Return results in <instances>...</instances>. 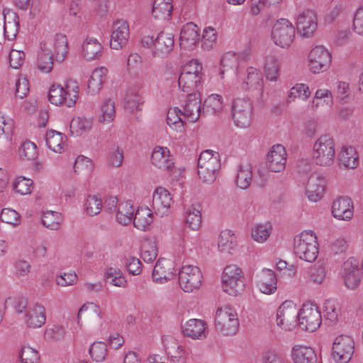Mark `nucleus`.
I'll list each match as a JSON object with an SVG mask.
<instances>
[{
	"instance_id": "f257e3e1",
	"label": "nucleus",
	"mask_w": 363,
	"mask_h": 363,
	"mask_svg": "<svg viewBox=\"0 0 363 363\" xmlns=\"http://www.w3.org/2000/svg\"><path fill=\"white\" fill-rule=\"evenodd\" d=\"M313 160L319 166L329 167L333 164L335 155L334 139L329 134L320 135L313 144Z\"/></svg>"
},
{
	"instance_id": "f03ea898",
	"label": "nucleus",
	"mask_w": 363,
	"mask_h": 363,
	"mask_svg": "<svg viewBox=\"0 0 363 363\" xmlns=\"http://www.w3.org/2000/svg\"><path fill=\"white\" fill-rule=\"evenodd\" d=\"M222 288L230 296H236L245 289V276L242 269L236 264L227 265L221 277Z\"/></svg>"
},
{
	"instance_id": "7ed1b4c3",
	"label": "nucleus",
	"mask_w": 363,
	"mask_h": 363,
	"mask_svg": "<svg viewBox=\"0 0 363 363\" xmlns=\"http://www.w3.org/2000/svg\"><path fill=\"white\" fill-rule=\"evenodd\" d=\"M220 167L218 152L211 150L203 151L198 160V174L203 183L211 184L216 178Z\"/></svg>"
},
{
	"instance_id": "20e7f679",
	"label": "nucleus",
	"mask_w": 363,
	"mask_h": 363,
	"mask_svg": "<svg viewBox=\"0 0 363 363\" xmlns=\"http://www.w3.org/2000/svg\"><path fill=\"white\" fill-rule=\"evenodd\" d=\"M215 328L224 335H235L239 328L236 311L229 306L218 308L215 317Z\"/></svg>"
},
{
	"instance_id": "39448f33",
	"label": "nucleus",
	"mask_w": 363,
	"mask_h": 363,
	"mask_svg": "<svg viewBox=\"0 0 363 363\" xmlns=\"http://www.w3.org/2000/svg\"><path fill=\"white\" fill-rule=\"evenodd\" d=\"M79 87L74 82H68L64 89L60 85L53 84L49 89L50 102L55 106L65 104L68 107L73 106L78 99Z\"/></svg>"
},
{
	"instance_id": "423d86ee",
	"label": "nucleus",
	"mask_w": 363,
	"mask_h": 363,
	"mask_svg": "<svg viewBox=\"0 0 363 363\" xmlns=\"http://www.w3.org/2000/svg\"><path fill=\"white\" fill-rule=\"evenodd\" d=\"M203 275L196 266L184 265L179 272V283L185 292H193L199 289L202 284Z\"/></svg>"
},
{
	"instance_id": "0eeeda50",
	"label": "nucleus",
	"mask_w": 363,
	"mask_h": 363,
	"mask_svg": "<svg viewBox=\"0 0 363 363\" xmlns=\"http://www.w3.org/2000/svg\"><path fill=\"white\" fill-rule=\"evenodd\" d=\"M298 324L306 331L314 332L321 324V315L318 306L312 303H304L298 312Z\"/></svg>"
},
{
	"instance_id": "6e6552de",
	"label": "nucleus",
	"mask_w": 363,
	"mask_h": 363,
	"mask_svg": "<svg viewBox=\"0 0 363 363\" xmlns=\"http://www.w3.org/2000/svg\"><path fill=\"white\" fill-rule=\"evenodd\" d=\"M354 352V342L348 335L337 336L333 345L332 357L337 363H348Z\"/></svg>"
},
{
	"instance_id": "1a4fd4ad",
	"label": "nucleus",
	"mask_w": 363,
	"mask_h": 363,
	"mask_svg": "<svg viewBox=\"0 0 363 363\" xmlns=\"http://www.w3.org/2000/svg\"><path fill=\"white\" fill-rule=\"evenodd\" d=\"M298 312L296 305L293 301H284L277 310V325L284 330H293L298 321Z\"/></svg>"
},
{
	"instance_id": "9d476101",
	"label": "nucleus",
	"mask_w": 363,
	"mask_h": 363,
	"mask_svg": "<svg viewBox=\"0 0 363 363\" xmlns=\"http://www.w3.org/2000/svg\"><path fill=\"white\" fill-rule=\"evenodd\" d=\"M68 53V41L67 37L62 34H56L51 40L48 49L50 62L47 63V73L53 69L55 62H62Z\"/></svg>"
},
{
	"instance_id": "9b49d317",
	"label": "nucleus",
	"mask_w": 363,
	"mask_h": 363,
	"mask_svg": "<svg viewBox=\"0 0 363 363\" xmlns=\"http://www.w3.org/2000/svg\"><path fill=\"white\" fill-rule=\"evenodd\" d=\"M272 35L275 44L281 48L289 47L294 40L295 28L288 20L281 19L274 24Z\"/></svg>"
},
{
	"instance_id": "f8f14e48",
	"label": "nucleus",
	"mask_w": 363,
	"mask_h": 363,
	"mask_svg": "<svg viewBox=\"0 0 363 363\" xmlns=\"http://www.w3.org/2000/svg\"><path fill=\"white\" fill-rule=\"evenodd\" d=\"M252 106L249 100L236 99L232 106V117L235 125L240 128L249 127L251 123Z\"/></svg>"
},
{
	"instance_id": "ddd939ff",
	"label": "nucleus",
	"mask_w": 363,
	"mask_h": 363,
	"mask_svg": "<svg viewBox=\"0 0 363 363\" xmlns=\"http://www.w3.org/2000/svg\"><path fill=\"white\" fill-rule=\"evenodd\" d=\"M298 33L304 38L313 35L318 28V18L313 10L307 9L301 13L296 22Z\"/></svg>"
},
{
	"instance_id": "4468645a",
	"label": "nucleus",
	"mask_w": 363,
	"mask_h": 363,
	"mask_svg": "<svg viewBox=\"0 0 363 363\" xmlns=\"http://www.w3.org/2000/svg\"><path fill=\"white\" fill-rule=\"evenodd\" d=\"M309 66L313 73L326 70L330 64V52L323 46H316L309 53Z\"/></svg>"
},
{
	"instance_id": "2eb2a0df",
	"label": "nucleus",
	"mask_w": 363,
	"mask_h": 363,
	"mask_svg": "<svg viewBox=\"0 0 363 363\" xmlns=\"http://www.w3.org/2000/svg\"><path fill=\"white\" fill-rule=\"evenodd\" d=\"M358 259L350 257L343 264L342 277L345 286L350 289H356L360 283L361 270Z\"/></svg>"
},
{
	"instance_id": "dca6fc26",
	"label": "nucleus",
	"mask_w": 363,
	"mask_h": 363,
	"mask_svg": "<svg viewBox=\"0 0 363 363\" xmlns=\"http://www.w3.org/2000/svg\"><path fill=\"white\" fill-rule=\"evenodd\" d=\"M175 274V262L172 259L160 258L153 269L152 279L157 283L172 279Z\"/></svg>"
},
{
	"instance_id": "f3484780",
	"label": "nucleus",
	"mask_w": 363,
	"mask_h": 363,
	"mask_svg": "<svg viewBox=\"0 0 363 363\" xmlns=\"http://www.w3.org/2000/svg\"><path fill=\"white\" fill-rule=\"evenodd\" d=\"M130 35L129 26L123 20H117L113 25L110 46L112 49L120 50L128 43Z\"/></svg>"
},
{
	"instance_id": "a211bd4d",
	"label": "nucleus",
	"mask_w": 363,
	"mask_h": 363,
	"mask_svg": "<svg viewBox=\"0 0 363 363\" xmlns=\"http://www.w3.org/2000/svg\"><path fill=\"white\" fill-rule=\"evenodd\" d=\"M325 179L323 174L314 172L311 174L306 184V195L311 201L320 200L324 194Z\"/></svg>"
},
{
	"instance_id": "6ab92c4d",
	"label": "nucleus",
	"mask_w": 363,
	"mask_h": 363,
	"mask_svg": "<svg viewBox=\"0 0 363 363\" xmlns=\"http://www.w3.org/2000/svg\"><path fill=\"white\" fill-rule=\"evenodd\" d=\"M201 99L199 92H194L188 94L182 116L189 122L197 121L202 114Z\"/></svg>"
},
{
	"instance_id": "aec40b11",
	"label": "nucleus",
	"mask_w": 363,
	"mask_h": 363,
	"mask_svg": "<svg viewBox=\"0 0 363 363\" xmlns=\"http://www.w3.org/2000/svg\"><path fill=\"white\" fill-rule=\"evenodd\" d=\"M199 28L196 24L191 22L183 26L179 38V45L182 48L191 50L199 43Z\"/></svg>"
},
{
	"instance_id": "412c9836",
	"label": "nucleus",
	"mask_w": 363,
	"mask_h": 363,
	"mask_svg": "<svg viewBox=\"0 0 363 363\" xmlns=\"http://www.w3.org/2000/svg\"><path fill=\"white\" fill-rule=\"evenodd\" d=\"M182 332L184 336L193 340H203L208 334L207 323L201 319H190L182 327Z\"/></svg>"
},
{
	"instance_id": "4be33fe9",
	"label": "nucleus",
	"mask_w": 363,
	"mask_h": 363,
	"mask_svg": "<svg viewBox=\"0 0 363 363\" xmlns=\"http://www.w3.org/2000/svg\"><path fill=\"white\" fill-rule=\"evenodd\" d=\"M286 152L281 145H274L269 152L267 162L269 169L274 172H280L285 168Z\"/></svg>"
},
{
	"instance_id": "5701e85b",
	"label": "nucleus",
	"mask_w": 363,
	"mask_h": 363,
	"mask_svg": "<svg viewBox=\"0 0 363 363\" xmlns=\"http://www.w3.org/2000/svg\"><path fill=\"white\" fill-rule=\"evenodd\" d=\"M166 353L172 363H186L188 352L178 341L172 337H167L163 340Z\"/></svg>"
},
{
	"instance_id": "b1692460",
	"label": "nucleus",
	"mask_w": 363,
	"mask_h": 363,
	"mask_svg": "<svg viewBox=\"0 0 363 363\" xmlns=\"http://www.w3.org/2000/svg\"><path fill=\"white\" fill-rule=\"evenodd\" d=\"M172 203V198L169 192L163 187L155 189L152 196V208L156 214L161 216L166 214Z\"/></svg>"
},
{
	"instance_id": "393cba45",
	"label": "nucleus",
	"mask_w": 363,
	"mask_h": 363,
	"mask_svg": "<svg viewBox=\"0 0 363 363\" xmlns=\"http://www.w3.org/2000/svg\"><path fill=\"white\" fill-rule=\"evenodd\" d=\"M333 216L339 220H347L353 216V205L348 197L337 199L332 206Z\"/></svg>"
},
{
	"instance_id": "a878e982",
	"label": "nucleus",
	"mask_w": 363,
	"mask_h": 363,
	"mask_svg": "<svg viewBox=\"0 0 363 363\" xmlns=\"http://www.w3.org/2000/svg\"><path fill=\"white\" fill-rule=\"evenodd\" d=\"M152 163L156 167L172 172L174 169V162L170 159L169 151L167 147H157L151 156Z\"/></svg>"
},
{
	"instance_id": "bb28decb",
	"label": "nucleus",
	"mask_w": 363,
	"mask_h": 363,
	"mask_svg": "<svg viewBox=\"0 0 363 363\" xmlns=\"http://www.w3.org/2000/svg\"><path fill=\"white\" fill-rule=\"evenodd\" d=\"M294 248L297 250H318L316 235L312 230H304L294 237Z\"/></svg>"
},
{
	"instance_id": "cd10ccee",
	"label": "nucleus",
	"mask_w": 363,
	"mask_h": 363,
	"mask_svg": "<svg viewBox=\"0 0 363 363\" xmlns=\"http://www.w3.org/2000/svg\"><path fill=\"white\" fill-rule=\"evenodd\" d=\"M174 46V37L170 33L161 32L155 39V55L163 57L171 52Z\"/></svg>"
},
{
	"instance_id": "c85d7f7f",
	"label": "nucleus",
	"mask_w": 363,
	"mask_h": 363,
	"mask_svg": "<svg viewBox=\"0 0 363 363\" xmlns=\"http://www.w3.org/2000/svg\"><path fill=\"white\" fill-rule=\"evenodd\" d=\"M277 280L274 271L268 269H263L259 275L258 287L260 291L265 294H271L277 290Z\"/></svg>"
},
{
	"instance_id": "c756f323",
	"label": "nucleus",
	"mask_w": 363,
	"mask_h": 363,
	"mask_svg": "<svg viewBox=\"0 0 363 363\" xmlns=\"http://www.w3.org/2000/svg\"><path fill=\"white\" fill-rule=\"evenodd\" d=\"M294 363H315L317 357L315 351L311 347L296 345L291 352Z\"/></svg>"
},
{
	"instance_id": "7c9ffc66",
	"label": "nucleus",
	"mask_w": 363,
	"mask_h": 363,
	"mask_svg": "<svg viewBox=\"0 0 363 363\" xmlns=\"http://www.w3.org/2000/svg\"><path fill=\"white\" fill-rule=\"evenodd\" d=\"M30 328H40L45 323V308L43 305L36 303L26 313V319Z\"/></svg>"
},
{
	"instance_id": "2f4dec72",
	"label": "nucleus",
	"mask_w": 363,
	"mask_h": 363,
	"mask_svg": "<svg viewBox=\"0 0 363 363\" xmlns=\"http://www.w3.org/2000/svg\"><path fill=\"white\" fill-rule=\"evenodd\" d=\"M252 179V165L248 162L240 164L238 167L235 183L238 187L245 189L249 187Z\"/></svg>"
},
{
	"instance_id": "473e14b6",
	"label": "nucleus",
	"mask_w": 363,
	"mask_h": 363,
	"mask_svg": "<svg viewBox=\"0 0 363 363\" xmlns=\"http://www.w3.org/2000/svg\"><path fill=\"white\" fill-rule=\"evenodd\" d=\"M103 47L96 40L87 38L82 46V54L87 60L98 59L102 53Z\"/></svg>"
},
{
	"instance_id": "72a5a7b5",
	"label": "nucleus",
	"mask_w": 363,
	"mask_h": 363,
	"mask_svg": "<svg viewBox=\"0 0 363 363\" xmlns=\"http://www.w3.org/2000/svg\"><path fill=\"white\" fill-rule=\"evenodd\" d=\"M107 72L104 67L97 68L93 71L87 84L89 91L91 94H95L101 90Z\"/></svg>"
},
{
	"instance_id": "f704fd0d",
	"label": "nucleus",
	"mask_w": 363,
	"mask_h": 363,
	"mask_svg": "<svg viewBox=\"0 0 363 363\" xmlns=\"http://www.w3.org/2000/svg\"><path fill=\"white\" fill-rule=\"evenodd\" d=\"M116 116L115 103L110 99H105L100 106V113L98 121L100 123H111Z\"/></svg>"
},
{
	"instance_id": "c9c22d12",
	"label": "nucleus",
	"mask_w": 363,
	"mask_h": 363,
	"mask_svg": "<svg viewBox=\"0 0 363 363\" xmlns=\"http://www.w3.org/2000/svg\"><path fill=\"white\" fill-rule=\"evenodd\" d=\"M172 0H155L152 13L155 18L166 19L172 15Z\"/></svg>"
},
{
	"instance_id": "e433bc0d",
	"label": "nucleus",
	"mask_w": 363,
	"mask_h": 363,
	"mask_svg": "<svg viewBox=\"0 0 363 363\" xmlns=\"http://www.w3.org/2000/svg\"><path fill=\"white\" fill-rule=\"evenodd\" d=\"M105 280L113 286L125 288L128 281L120 269L107 267L104 272Z\"/></svg>"
},
{
	"instance_id": "4c0bfd02",
	"label": "nucleus",
	"mask_w": 363,
	"mask_h": 363,
	"mask_svg": "<svg viewBox=\"0 0 363 363\" xmlns=\"http://www.w3.org/2000/svg\"><path fill=\"white\" fill-rule=\"evenodd\" d=\"M247 72V75L245 84L248 89L257 91L259 94H261L264 86L262 73L253 67H249Z\"/></svg>"
},
{
	"instance_id": "58836bf2",
	"label": "nucleus",
	"mask_w": 363,
	"mask_h": 363,
	"mask_svg": "<svg viewBox=\"0 0 363 363\" xmlns=\"http://www.w3.org/2000/svg\"><path fill=\"white\" fill-rule=\"evenodd\" d=\"M152 222V213L148 208H138L133 218V224L140 230H145Z\"/></svg>"
},
{
	"instance_id": "ea45409f",
	"label": "nucleus",
	"mask_w": 363,
	"mask_h": 363,
	"mask_svg": "<svg viewBox=\"0 0 363 363\" xmlns=\"http://www.w3.org/2000/svg\"><path fill=\"white\" fill-rule=\"evenodd\" d=\"M340 164L346 168L354 169L358 164V156L352 147H343L339 155Z\"/></svg>"
},
{
	"instance_id": "a19ab883",
	"label": "nucleus",
	"mask_w": 363,
	"mask_h": 363,
	"mask_svg": "<svg viewBox=\"0 0 363 363\" xmlns=\"http://www.w3.org/2000/svg\"><path fill=\"white\" fill-rule=\"evenodd\" d=\"M13 127V119L0 116V145L10 144Z\"/></svg>"
},
{
	"instance_id": "79ce46f5",
	"label": "nucleus",
	"mask_w": 363,
	"mask_h": 363,
	"mask_svg": "<svg viewBox=\"0 0 363 363\" xmlns=\"http://www.w3.org/2000/svg\"><path fill=\"white\" fill-rule=\"evenodd\" d=\"M133 207L130 203L127 201L121 203L117 209V220L122 225H128L133 221Z\"/></svg>"
},
{
	"instance_id": "37998d69",
	"label": "nucleus",
	"mask_w": 363,
	"mask_h": 363,
	"mask_svg": "<svg viewBox=\"0 0 363 363\" xmlns=\"http://www.w3.org/2000/svg\"><path fill=\"white\" fill-rule=\"evenodd\" d=\"M201 76L192 75L191 74H186V72H181L178 84L179 87L183 91H191L195 89L198 83L200 82Z\"/></svg>"
},
{
	"instance_id": "c03bdc74",
	"label": "nucleus",
	"mask_w": 363,
	"mask_h": 363,
	"mask_svg": "<svg viewBox=\"0 0 363 363\" xmlns=\"http://www.w3.org/2000/svg\"><path fill=\"white\" fill-rule=\"evenodd\" d=\"M218 247L223 250H233L238 247V238L230 230H222L220 233Z\"/></svg>"
},
{
	"instance_id": "a18cd8bd",
	"label": "nucleus",
	"mask_w": 363,
	"mask_h": 363,
	"mask_svg": "<svg viewBox=\"0 0 363 363\" xmlns=\"http://www.w3.org/2000/svg\"><path fill=\"white\" fill-rule=\"evenodd\" d=\"M64 136L57 131L47 130V146L54 152L60 153L63 150Z\"/></svg>"
},
{
	"instance_id": "49530a36",
	"label": "nucleus",
	"mask_w": 363,
	"mask_h": 363,
	"mask_svg": "<svg viewBox=\"0 0 363 363\" xmlns=\"http://www.w3.org/2000/svg\"><path fill=\"white\" fill-rule=\"evenodd\" d=\"M84 314V317L87 319H101L102 318V313L101 308L93 303L84 304L79 310L77 318L79 320L82 315Z\"/></svg>"
},
{
	"instance_id": "de8ad7c7",
	"label": "nucleus",
	"mask_w": 363,
	"mask_h": 363,
	"mask_svg": "<svg viewBox=\"0 0 363 363\" xmlns=\"http://www.w3.org/2000/svg\"><path fill=\"white\" fill-rule=\"evenodd\" d=\"M272 230L270 223L258 224L252 229V238L258 242H264L269 237Z\"/></svg>"
},
{
	"instance_id": "09e8293b",
	"label": "nucleus",
	"mask_w": 363,
	"mask_h": 363,
	"mask_svg": "<svg viewBox=\"0 0 363 363\" xmlns=\"http://www.w3.org/2000/svg\"><path fill=\"white\" fill-rule=\"evenodd\" d=\"M33 184V180L24 177H18L12 184V189L16 193L27 195L31 193Z\"/></svg>"
},
{
	"instance_id": "8fccbe9b",
	"label": "nucleus",
	"mask_w": 363,
	"mask_h": 363,
	"mask_svg": "<svg viewBox=\"0 0 363 363\" xmlns=\"http://www.w3.org/2000/svg\"><path fill=\"white\" fill-rule=\"evenodd\" d=\"M264 71L267 79L272 81L277 79L279 72V63L275 56H267L264 64Z\"/></svg>"
},
{
	"instance_id": "3c124183",
	"label": "nucleus",
	"mask_w": 363,
	"mask_h": 363,
	"mask_svg": "<svg viewBox=\"0 0 363 363\" xmlns=\"http://www.w3.org/2000/svg\"><path fill=\"white\" fill-rule=\"evenodd\" d=\"M238 64L239 59L235 53L230 52H226L223 55L220 60V65L222 67L221 74L236 71L238 67Z\"/></svg>"
},
{
	"instance_id": "603ef678",
	"label": "nucleus",
	"mask_w": 363,
	"mask_h": 363,
	"mask_svg": "<svg viewBox=\"0 0 363 363\" xmlns=\"http://www.w3.org/2000/svg\"><path fill=\"white\" fill-rule=\"evenodd\" d=\"M186 225L192 230H199L201 224V214L199 209L191 206L186 211Z\"/></svg>"
},
{
	"instance_id": "864d4df0",
	"label": "nucleus",
	"mask_w": 363,
	"mask_h": 363,
	"mask_svg": "<svg viewBox=\"0 0 363 363\" xmlns=\"http://www.w3.org/2000/svg\"><path fill=\"white\" fill-rule=\"evenodd\" d=\"M18 155L23 160H33L38 156L37 147L30 141L23 143L18 150Z\"/></svg>"
},
{
	"instance_id": "5fc2aeb1",
	"label": "nucleus",
	"mask_w": 363,
	"mask_h": 363,
	"mask_svg": "<svg viewBox=\"0 0 363 363\" xmlns=\"http://www.w3.org/2000/svg\"><path fill=\"white\" fill-rule=\"evenodd\" d=\"M311 91L308 86L304 84H297L291 89L290 94L288 96V101L291 102L296 99L305 101L309 97Z\"/></svg>"
},
{
	"instance_id": "6e6d98bb",
	"label": "nucleus",
	"mask_w": 363,
	"mask_h": 363,
	"mask_svg": "<svg viewBox=\"0 0 363 363\" xmlns=\"http://www.w3.org/2000/svg\"><path fill=\"white\" fill-rule=\"evenodd\" d=\"M91 121L85 118H74L70 123L69 128L72 135L82 134L91 128Z\"/></svg>"
},
{
	"instance_id": "4d7b16f0",
	"label": "nucleus",
	"mask_w": 363,
	"mask_h": 363,
	"mask_svg": "<svg viewBox=\"0 0 363 363\" xmlns=\"http://www.w3.org/2000/svg\"><path fill=\"white\" fill-rule=\"evenodd\" d=\"M89 353L94 361L102 362L107 356V345L103 342H94L90 347Z\"/></svg>"
},
{
	"instance_id": "13d9d810",
	"label": "nucleus",
	"mask_w": 363,
	"mask_h": 363,
	"mask_svg": "<svg viewBox=\"0 0 363 363\" xmlns=\"http://www.w3.org/2000/svg\"><path fill=\"white\" fill-rule=\"evenodd\" d=\"M20 358L22 363H40V359L38 352L28 345L22 347Z\"/></svg>"
},
{
	"instance_id": "bf43d9fd",
	"label": "nucleus",
	"mask_w": 363,
	"mask_h": 363,
	"mask_svg": "<svg viewBox=\"0 0 363 363\" xmlns=\"http://www.w3.org/2000/svg\"><path fill=\"white\" fill-rule=\"evenodd\" d=\"M86 211L91 216L98 215L103 207L102 201L96 196H89L86 201Z\"/></svg>"
},
{
	"instance_id": "052dcab7",
	"label": "nucleus",
	"mask_w": 363,
	"mask_h": 363,
	"mask_svg": "<svg viewBox=\"0 0 363 363\" xmlns=\"http://www.w3.org/2000/svg\"><path fill=\"white\" fill-rule=\"evenodd\" d=\"M4 36L6 38H7L9 40H12L14 39L18 32V21L16 19L17 18L16 16L12 20L7 21L6 20V13L5 11H4Z\"/></svg>"
},
{
	"instance_id": "680f3d73",
	"label": "nucleus",
	"mask_w": 363,
	"mask_h": 363,
	"mask_svg": "<svg viewBox=\"0 0 363 363\" xmlns=\"http://www.w3.org/2000/svg\"><path fill=\"white\" fill-rule=\"evenodd\" d=\"M0 218L2 222L16 226L21 222V216L18 212L11 208H4L1 211Z\"/></svg>"
},
{
	"instance_id": "e2e57ef3",
	"label": "nucleus",
	"mask_w": 363,
	"mask_h": 363,
	"mask_svg": "<svg viewBox=\"0 0 363 363\" xmlns=\"http://www.w3.org/2000/svg\"><path fill=\"white\" fill-rule=\"evenodd\" d=\"M61 213L54 211H47V228L55 230H58L62 222Z\"/></svg>"
},
{
	"instance_id": "0e129e2a",
	"label": "nucleus",
	"mask_w": 363,
	"mask_h": 363,
	"mask_svg": "<svg viewBox=\"0 0 363 363\" xmlns=\"http://www.w3.org/2000/svg\"><path fill=\"white\" fill-rule=\"evenodd\" d=\"M182 116V111L177 107L169 108L167 116V123L169 125H177L182 127L184 121L181 118Z\"/></svg>"
},
{
	"instance_id": "69168bd1",
	"label": "nucleus",
	"mask_w": 363,
	"mask_h": 363,
	"mask_svg": "<svg viewBox=\"0 0 363 363\" xmlns=\"http://www.w3.org/2000/svg\"><path fill=\"white\" fill-rule=\"evenodd\" d=\"M340 308L331 302L325 303L323 308V315L327 320L335 323L337 320Z\"/></svg>"
},
{
	"instance_id": "338daca9",
	"label": "nucleus",
	"mask_w": 363,
	"mask_h": 363,
	"mask_svg": "<svg viewBox=\"0 0 363 363\" xmlns=\"http://www.w3.org/2000/svg\"><path fill=\"white\" fill-rule=\"evenodd\" d=\"M203 106L214 113L220 112L223 109L221 96L218 94L209 96L204 101Z\"/></svg>"
},
{
	"instance_id": "774afa93",
	"label": "nucleus",
	"mask_w": 363,
	"mask_h": 363,
	"mask_svg": "<svg viewBox=\"0 0 363 363\" xmlns=\"http://www.w3.org/2000/svg\"><path fill=\"white\" fill-rule=\"evenodd\" d=\"M262 363H285V358L281 353L269 350L262 354Z\"/></svg>"
}]
</instances>
